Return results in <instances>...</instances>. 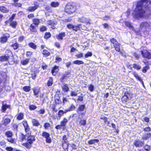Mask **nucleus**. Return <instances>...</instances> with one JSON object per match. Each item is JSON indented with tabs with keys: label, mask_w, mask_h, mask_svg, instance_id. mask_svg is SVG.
<instances>
[{
	"label": "nucleus",
	"mask_w": 151,
	"mask_h": 151,
	"mask_svg": "<svg viewBox=\"0 0 151 151\" xmlns=\"http://www.w3.org/2000/svg\"><path fill=\"white\" fill-rule=\"evenodd\" d=\"M125 25L127 27L129 28H132L133 26L129 22H125L124 23Z\"/></svg>",
	"instance_id": "nucleus-47"
},
{
	"label": "nucleus",
	"mask_w": 151,
	"mask_h": 151,
	"mask_svg": "<svg viewBox=\"0 0 151 151\" xmlns=\"http://www.w3.org/2000/svg\"><path fill=\"white\" fill-rule=\"evenodd\" d=\"M29 46L31 48L35 49L37 47V46L33 42H30L28 44Z\"/></svg>",
	"instance_id": "nucleus-33"
},
{
	"label": "nucleus",
	"mask_w": 151,
	"mask_h": 151,
	"mask_svg": "<svg viewBox=\"0 0 151 151\" xmlns=\"http://www.w3.org/2000/svg\"><path fill=\"white\" fill-rule=\"evenodd\" d=\"M37 26H36L34 25V24H31L30 25L29 29L30 32H34L36 31V27Z\"/></svg>",
	"instance_id": "nucleus-20"
},
{
	"label": "nucleus",
	"mask_w": 151,
	"mask_h": 151,
	"mask_svg": "<svg viewBox=\"0 0 151 151\" xmlns=\"http://www.w3.org/2000/svg\"><path fill=\"white\" fill-rule=\"evenodd\" d=\"M110 41L111 43L113 44L114 45L116 44V43H117L118 42L114 38H112L110 40Z\"/></svg>",
	"instance_id": "nucleus-54"
},
{
	"label": "nucleus",
	"mask_w": 151,
	"mask_h": 151,
	"mask_svg": "<svg viewBox=\"0 0 151 151\" xmlns=\"http://www.w3.org/2000/svg\"><path fill=\"white\" fill-rule=\"evenodd\" d=\"M73 63L74 64H76L78 65H80L83 64L84 62L81 60H76L74 61L73 62Z\"/></svg>",
	"instance_id": "nucleus-27"
},
{
	"label": "nucleus",
	"mask_w": 151,
	"mask_h": 151,
	"mask_svg": "<svg viewBox=\"0 0 151 151\" xmlns=\"http://www.w3.org/2000/svg\"><path fill=\"white\" fill-rule=\"evenodd\" d=\"M131 98V95L130 93H125L124 96L122 98L123 101H127L129 100Z\"/></svg>",
	"instance_id": "nucleus-6"
},
{
	"label": "nucleus",
	"mask_w": 151,
	"mask_h": 151,
	"mask_svg": "<svg viewBox=\"0 0 151 151\" xmlns=\"http://www.w3.org/2000/svg\"><path fill=\"white\" fill-rule=\"evenodd\" d=\"M151 136V134L150 132H148L143 134L142 138L143 140H146L147 139Z\"/></svg>",
	"instance_id": "nucleus-17"
},
{
	"label": "nucleus",
	"mask_w": 151,
	"mask_h": 151,
	"mask_svg": "<svg viewBox=\"0 0 151 151\" xmlns=\"http://www.w3.org/2000/svg\"><path fill=\"white\" fill-rule=\"evenodd\" d=\"M149 66H146L143 68L142 72L144 73L146 72L147 70L149 69Z\"/></svg>",
	"instance_id": "nucleus-49"
},
{
	"label": "nucleus",
	"mask_w": 151,
	"mask_h": 151,
	"mask_svg": "<svg viewBox=\"0 0 151 151\" xmlns=\"http://www.w3.org/2000/svg\"><path fill=\"white\" fill-rule=\"evenodd\" d=\"M10 106L8 105L7 104H5V105L3 104L2 107V109L4 111L7 108H9Z\"/></svg>",
	"instance_id": "nucleus-43"
},
{
	"label": "nucleus",
	"mask_w": 151,
	"mask_h": 151,
	"mask_svg": "<svg viewBox=\"0 0 151 151\" xmlns=\"http://www.w3.org/2000/svg\"><path fill=\"white\" fill-rule=\"evenodd\" d=\"M11 122V120L9 118H5L3 124L4 125L6 126Z\"/></svg>",
	"instance_id": "nucleus-32"
},
{
	"label": "nucleus",
	"mask_w": 151,
	"mask_h": 151,
	"mask_svg": "<svg viewBox=\"0 0 151 151\" xmlns=\"http://www.w3.org/2000/svg\"><path fill=\"white\" fill-rule=\"evenodd\" d=\"M27 137V142L31 144L35 140V137L34 136H29Z\"/></svg>",
	"instance_id": "nucleus-12"
},
{
	"label": "nucleus",
	"mask_w": 151,
	"mask_h": 151,
	"mask_svg": "<svg viewBox=\"0 0 151 151\" xmlns=\"http://www.w3.org/2000/svg\"><path fill=\"white\" fill-rule=\"evenodd\" d=\"M50 126V124L48 123H46L44 124V127L45 129H47Z\"/></svg>",
	"instance_id": "nucleus-63"
},
{
	"label": "nucleus",
	"mask_w": 151,
	"mask_h": 151,
	"mask_svg": "<svg viewBox=\"0 0 151 151\" xmlns=\"http://www.w3.org/2000/svg\"><path fill=\"white\" fill-rule=\"evenodd\" d=\"M10 37L9 34H6L4 35L1 38V42L2 43H4L6 42L8 38Z\"/></svg>",
	"instance_id": "nucleus-9"
},
{
	"label": "nucleus",
	"mask_w": 151,
	"mask_h": 151,
	"mask_svg": "<svg viewBox=\"0 0 151 151\" xmlns=\"http://www.w3.org/2000/svg\"><path fill=\"white\" fill-rule=\"evenodd\" d=\"M6 150L8 151H13V149L11 147H7Z\"/></svg>",
	"instance_id": "nucleus-64"
},
{
	"label": "nucleus",
	"mask_w": 151,
	"mask_h": 151,
	"mask_svg": "<svg viewBox=\"0 0 151 151\" xmlns=\"http://www.w3.org/2000/svg\"><path fill=\"white\" fill-rule=\"evenodd\" d=\"M47 29V28L45 26H42L40 28V30L41 32H43L46 31Z\"/></svg>",
	"instance_id": "nucleus-57"
},
{
	"label": "nucleus",
	"mask_w": 151,
	"mask_h": 151,
	"mask_svg": "<svg viewBox=\"0 0 151 151\" xmlns=\"http://www.w3.org/2000/svg\"><path fill=\"white\" fill-rule=\"evenodd\" d=\"M10 106L8 105L7 104H5V105L3 104L2 107V109L4 111L7 108H9Z\"/></svg>",
	"instance_id": "nucleus-44"
},
{
	"label": "nucleus",
	"mask_w": 151,
	"mask_h": 151,
	"mask_svg": "<svg viewBox=\"0 0 151 151\" xmlns=\"http://www.w3.org/2000/svg\"><path fill=\"white\" fill-rule=\"evenodd\" d=\"M33 52L31 51H27L26 53V55L28 57H30L32 54Z\"/></svg>",
	"instance_id": "nucleus-61"
},
{
	"label": "nucleus",
	"mask_w": 151,
	"mask_h": 151,
	"mask_svg": "<svg viewBox=\"0 0 151 151\" xmlns=\"http://www.w3.org/2000/svg\"><path fill=\"white\" fill-rule=\"evenodd\" d=\"M37 8V6H31L29 7L28 10L31 12H33Z\"/></svg>",
	"instance_id": "nucleus-37"
},
{
	"label": "nucleus",
	"mask_w": 151,
	"mask_h": 151,
	"mask_svg": "<svg viewBox=\"0 0 151 151\" xmlns=\"http://www.w3.org/2000/svg\"><path fill=\"white\" fill-rule=\"evenodd\" d=\"M99 142V140L98 139H92L89 140L88 142V143L89 145H91L95 143H97Z\"/></svg>",
	"instance_id": "nucleus-31"
},
{
	"label": "nucleus",
	"mask_w": 151,
	"mask_h": 151,
	"mask_svg": "<svg viewBox=\"0 0 151 151\" xmlns=\"http://www.w3.org/2000/svg\"><path fill=\"white\" fill-rule=\"evenodd\" d=\"M143 130L145 132H149L151 131V128L149 127L143 128Z\"/></svg>",
	"instance_id": "nucleus-51"
},
{
	"label": "nucleus",
	"mask_w": 151,
	"mask_h": 151,
	"mask_svg": "<svg viewBox=\"0 0 151 151\" xmlns=\"http://www.w3.org/2000/svg\"><path fill=\"white\" fill-rule=\"evenodd\" d=\"M57 105L56 104H53L52 106V111H53L56 112L58 111L57 109L56 108L57 107Z\"/></svg>",
	"instance_id": "nucleus-53"
},
{
	"label": "nucleus",
	"mask_w": 151,
	"mask_h": 151,
	"mask_svg": "<svg viewBox=\"0 0 151 151\" xmlns=\"http://www.w3.org/2000/svg\"><path fill=\"white\" fill-rule=\"evenodd\" d=\"M59 66H55L53 68L52 70V73L53 75L55 76L56 73L58 72L59 70Z\"/></svg>",
	"instance_id": "nucleus-16"
},
{
	"label": "nucleus",
	"mask_w": 151,
	"mask_h": 151,
	"mask_svg": "<svg viewBox=\"0 0 151 151\" xmlns=\"http://www.w3.org/2000/svg\"><path fill=\"white\" fill-rule=\"evenodd\" d=\"M59 4L58 2L53 1L51 3L50 5L52 7H56L58 6Z\"/></svg>",
	"instance_id": "nucleus-30"
},
{
	"label": "nucleus",
	"mask_w": 151,
	"mask_h": 151,
	"mask_svg": "<svg viewBox=\"0 0 151 151\" xmlns=\"http://www.w3.org/2000/svg\"><path fill=\"white\" fill-rule=\"evenodd\" d=\"M85 108V106L84 105H80L78 108V109L80 111H83Z\"/></svg>",
	"instance_id": "nucleus-48"
},
{
	"label": "nucleus",
	"mask_w": 151,
	"mask_h": 151,
	"mask_svg": "<svg viewBox=\"0 0 151 151\" xmlns=\"http://www.w3.org/2000/svg\"><path fill=\"white\" fill-rule=\"evenodd\" d=\"M40 92V90L39 89H34L33 93L34 95L36 96V98L38 97L37 95Z\"/></svg>",
	"instance_id": "nucleus-46"
},
{
	"label": "nucleus",
	"mask_w": 151,
	"mask_h": 151,
	"mask_svg": "<svg viewBox=\"0 0 151 151\" xmlns=\"http://www.w3.org/2000/svg\"><path fill=\"white\" fill-rule=\"evenodd\" d=\"M5 135L9 138H12L13 135L12 132L11 131H7L5 133Z\"/></svg>",
	"instance_id": "nucleus-21"
},
{
	"label": "nucleus",
	"mask_w": 151,
	"mask_h": 151,
	"mask_svg": "<svg viewBox=\"0 0 151 151\" xmlns=\"http://www.w3.org/2000/svg\"><path fill=\"white\" fill-rule=\"evenodd\" d=\"M17 22L16 21H13L11 22L10 23V26H11L12 27L14 28H15L16 27V26L17 25Z\"/></svg>",
	"instance_id": "nucleus-36"
},
{
	"label": "nucleus",
	"mask_w": 151,
	"mask_h": 151,
	"mask_svg": "<svg viewBox=\"0 0 151 151\" xmlns=\"http://www.w3.org/2000/svg\"><path fill=\"white\" fill-rule=\"evenodd\" d=\"M53 83V81L52 78H50L47 81V85L48 87L51 86L52 85Z\"/></svg>",
	"instance_id": "nucleus-26"
},
{
	"label": "nucleus",
	"mask_w": 151,
	"mask_h": 151,
	"mask_svg": "<svg viewBox=\"0 0 151 151\" xmlns=\"http://www.w3.org/2000/svg\"><path fill=\"white\" fill-rule=\"evenodd\" d=\"M133 68L137 70H139L141 68V67L140 66L135 64H133Z\"/></svg>",
	"instance_id": "nucleus-41"
},
{
	"label": "nucleus",
	"mask_w": 151,
	"mask_h": 151,
	"mask_svg": "<svg viewBox=\"0 0 151 151\" xmlns=\"http://www.w3.org/2000/svg\"><path fill=\"white\" fill-rule=\"evenodd\" d=\"M76 10V7L70 4H68L66 6L65 12L68 14L72 13L75 12Z\"/></svg>",
	"instance_id": "nucleus-4"
},
{
	"label": "nucleus",
	"mask_w": 151,
	"mask_h": 151,
	"mask_svg": "<svg viewBox=\"0 0 151 151\" xmlns=\"http://www.w3.org/2000/svg\"><path fill=\"white\" fill-rule=\"evenodd\" d=\"M51 36V34L50 32H46L45 34L44 37L45 39H47L50 37Z\"/></svg>",
	"instance_id": "nucleus-52"
},
{
	"label": "nucleus",
	"mask_w": 151,
	"mask_h": 151,
	"mask_svg": "<svg viewBox=\"0 0 151 151\" xmlns=\"http://www.w3.org/2000/svg\"><path fill=\"white\" fill-rule=\"evenodd\" d=\"M79 124L80 126H85L86 124V119H81L79 122Z\"/></svg>",
	"instance_id": "nucleus-35"
},
{
	"label": "nucleus",
	"mask_w": 151,
	"mask_h": 151,
	"mask_svg": "<svg viewBox=\"0 0 151 151\" xmlns=\"http://www.w3.org/2000/svg\"><path fill=\"white\" fill-rule=\"evenodd\" d=\"M133 74L135 77L137 79L138 81L141 82L144 85L143 81L141 78L139 76L138 74L135 72H134Z\"/></svg>",
	"instance_id": "nucleus-14"
},
{
	"label": "nucleus",
	"mask_w": 151,
	"mask_h": 151,
	"mask_svg": "<svg viewBox=\"0 0 151 151\" xmlns=\"http://www.w3.org/2000/svg\"><path fill=\"white\" fill-rule=\"evenodd\" d=\"M134 144L136 147H140L143 145L144 143L143 142L138 139L135 141Z\"/></svg>",
	"instance_id": "nucleus-8"
},
{
	"label": "nucleus",
	"mask_w": 151,
	"mask_h": 151,
	"mask_svg": "<svg viewBox=\"0 0 151 151\" xmlns=\"http://www.w3.org/2000/svg\"><path fill=\"white\" fill-rule=\"evenodd\" d=\"M120 44L118 42L117 43H116L114 45V46L115 48V50H116L118 52H120Z\"/></svg>",
	"instance_id": "nucleus-22"
},
{
	"label": "nucleus",
	"mask_w": 151,
	"mask_h": 151,
	"mask_svg": "<svg viewBox=\"0 0 151 151\" xmlns=\"http://www.w3.org/2000/svg\"><path fill=\"white\" fill-rule=\"evenodd\" d=\"M42 136L43 137L46 138H47V137H49L50 136V134L49 133L45 132L42 133Z\"/></svg>",
	"instance_id": "nucleus-38"
},
{
	"label": "nucleus",
	"mask_w": 151,
	"mask_h": 151,
	"mask_svg": "<svg viewBox=\"0 0 151 151\" xmlns=\"http://www.w3.org/2000/svg\"><path fill=\"white\" fill-rule=\"evenodd\" d=\"M61 87L63 91L67 92L69 90V89L67 84L65 83H63L61 86Z\"/></svg>",
	"instance_id": "nucleus-10"
},
{
	"label": "nucleus",
	"mask_w": 151,
	"mask_h": 151,
	"mask_svg": "<svg viewBox=\"0 0 151 151\" xmlns=\"http://www.w3.org/2000/svg\"><path fill=\"white\" fill-rule=\"evenodd\" d=\"M23 90L26 92H28L30 90V87L29 86H25L23 88Z\"/></svg>",
	"instance_id": "nucleus-40"
},
{
	"label": "nucleus",
	"mask_w": 151,
	"mask_h": 151,
	"mask_svg": "<svg viewBox=\"0 0 151 151\" xmlns=\"http://www.w3.org/2000/svg\"><path fill=\"white\" fill-rule=\"evenodd\" d=\"M29 108L30 110H32L35 109L37 108V107L34 105H31L29 106Z\"/></svg>",
	"instance_id": "nucleus-50"
},
{
	"label": "nucleus",
	"mask_w": 151,
	"mask_h": 151,
	"mask_svg": "<svg viewBox=\"0 0 151 151\" xmlns=\"http://www.w3.org/2000/svg\"><path fill=\"white\" fill-rule=\"evenodd\" d=\"M145 150L147 151H150V147L148 145H146L144 147Z\"/></svg>",
	"instance_id": "nucleus-58"
},
{
	"label": "nucleus",
	"mask_w": 151,
	"mask_h": 151,
	"mask_svg": "<svg viewBox=\"0 0 151 151\" xmlns=\"http://www.w3.org/2000/svg\"><path fill=\"white\" fill-rule=\"evenodd\" d=\"M29 59H25L24 60H22L21 63L23 65H27L29 62Z\"/></svg>",
	"instance_id": "nucleus-25"
},
{
	"label": "nucleus",
	"mask_w": 151,
	"mask_h": 151,
	"mask_svg": "<svg viewBox=\"0 0 151 151\" xmlns=\"http://www.w3.org/2000/svg\"><path fill=\"white\" fill-rule=\"evenodd\" d=\"M151 25V23H149L148 22H142L140 24V30L139 32H136L137 35L140 34V31L143 32L144 34L147 35L148 34V32L147 31H146V29L149 28Z\"/></svg>",
	"instance_id": "nucleus-3"
},
{
	"label": "nucleus",
	"mask_w": 151,
	"mask_h": 151,
	"mask_svg": "<svg viewBox=\"0 0 151 151\" xmlns=\"http://www.w3.org/2000/svg\"><path fill=\"white\" fill-rule=\"evenodd\" d=\"M9 58V56L8 55L2 56L0 57V61L1 62L7 61Z\"/></svg>",
	"instance_id": "nucleus-18"
},
{
	"label": "nucleus",
	"mask_w": 151,
	"mask_h": 151,
	"mask_svg": "<svg viewBox=\"0 0 151 151\" xmlns=\"http://www.w3.org/2000/svg\"><path fill=\"white\" fill-rule=\"evenodd\" d=\"M141 52L143 58L148 59H151V53L147 50H141Z\"/></svg>",
	"instance_id": "nucleus-5"
},
{
	"label": "nucleus",
	"mask_w": 151,
	"mask_h": 151,
	"mask_svg": "<svg viewBox=\"0 0 151 151\" xmlns=\"http://www.w3.org/2000/svg\"><path fill=\"white\" fill-rule=\"evenodd\" d=\"M65 35L64 32H61L59 34V35L56 36L57 38L59 40H62L63 37Z\"/></svg>",
	"instance_id": "nucleus-23"
},
{
	"label": "nucleus",
	"mask_w": 151,
	"mask_h": 151,
	"mask_svg": "<svg viewBox=\"0 0 151 151\" xmlns=\"http://www.w3.org/2000/svg\"><path fill=\"white\" fill-rule=\"evenodd\" d=\"M78 21L82 23H89L90 20L89 19H87L84 17H81L78 18Z\"/></svg>",
	"instance_id": "nucleus-7"
},
{
	"label": "nucleus",
	"mask_w": 151,
	"mask_h": 151,
	"mask_svg": "<svg viewBox=\"0 0 151 151\" xmlns=\"http://www.w3.org/2000/svg\"><path fill=\"white\" fill-rule=\"evenodd\" d=\"M42 54L46 56H47L50 55V53L47 50H44L42 52Z\"/></svg>",
	"instance_id": "nucleus-45"
},
{
	"label": "nucleus",
	"mask_w": 151,
	"mask_h": 151,
	"mask_svg": "<svg viewBox=\"0 0 151 151\" xmlns=\"http://www.w3.org/2000/svg\"><path fill=\"white\" fill-rule=\"evenodd\" d=\"M94 86L92 85H90L88 87V89L91 91H93V90Z\"/></svg>",
	"instance_id": "nucleus-59"
},
{
	"label": "nucleus",
	"mask_w": 151,
	"mask_h": 151,
	"mask_svg": "<svg viewBox=\"0 0 151 151\" xmlns=\"http://www.w3.org/2000/svg\"><path fill=\"white\" fill-rule=\"evenodd\" d=\"M64 114L63 110H59L57 114V116L56 117L57 119L58 120H60L61 117L63 116Z\"/></svg>",
	"instance_id": "nucleus-15"
},
{
	"label": "nucleus",
	"mask_w": 151,
	"mask_h": 151,
	"mask_svg": "<svg viewBox=\"0 0 151 151\" xmlns=\"http://www.w3.org/2000/svg\"><path fill=\"white\" fill-rule=\"evenodd\" d=\"M32 121L33 125L34 126L38 127L40 125V124L39 122L36 119H32Z\"/></svg>",
	"instance_id": "nucleus-19"
},
{
	"label": "nucleus",
	"mask_w": 151,
	"mask_h": 151,
	"mask_svg": "<svg viewBox=\"0 0 151 151\" xmlns=\"http://www.w3.org/2000/svg\"><path fill=\"white\" fill-rule=\"evenodd\" d=\"M33 23L32 24H34L35 26H37L40 22L39 19L35 18L33 19Z\"/></svg>",
	"instance_id": "nucleus-24"
},
{
	"label": "nucleus",
	"mask_w": 151,
	"mask_h": 151,
	"mask_svg": "<svg viewBox=\"0 0 151 151\" xmlns=\"http://www.w3.org/2000/svg\"><path fill=\"white\" fill-rule=\"evenodd\" d=\"M81 27V24H79L77 26H73V29L74 30L77 31Z\"/></svg>",
	"instance_id": "nucleus-34"
},
{
	"label": "nucleus",
	"mask_w": 151,
	"mask_h": 151,
	"mask_svg": "<svg viewBox=\"0 0 151 151\" xmlns=\"http://www.w3.org/2000/svg\"><path fill=\"white\" fill-rule=\"evenodd\" d=\"M143 5H151V1H147V0H141V1L138 2V5L137 8L136 15L137 17H142L143 16L145 12V11L141 10L142 8L141 6Z\"/></svg>",
	"instance_id": "nucleus-1"
},
{
	"label": "nucleus",
	"mask_w": 151,
	"mask_h": 151,
	"mask_svg": "<svg viewBox=\"0 0 151 151\" xmlns=\"http://www.w3.org/2000/svg\"><path fill=\"white\" fill-rule=\"evenodd\" d=\"M29 136V134H27L25 136L22 134L19 137L20 140L22 141L24 139H25L26 137Z\"/></svg>",
	"instance_id": "nucleus-39"
},
{
	"label": "nucleus",
	"mask_w": 151,
	"mask_h": 151,
	"mask_svg": "<svg viewBox=\"0 0 151 151\" xmlns=\"http://www.w3.org/2000/svg\"><path fill=\"white\" fill-rule=\"evenodd\" d=\"M0 10L2 12L6 13L9 12V10L4 6L0 7Z\"/></svg>",
	"instance_id": "nucleus-28"
},
{
	"label": "nucleus",
	"mask_w": 151,
	"mask_h": 151,
	"mask_svg": "<svg viewBox=\"0 0 151 151\" xmlns=\"http://www.w3.org/2000/svg\"><path fill=\"white\" fill-rule=\"evenodd\" d=\"M24 114L22 113H20L17 116V119L19 120H21L23 119Z\"/></svg>",
	"instance_id": "nucleus-42"
},
{
	"label": "nucleus",
	"mask_w": 151,
	"mask_h": 151,
	"mask_svg": "<svg viewBox=\"0 0 151 151\" xmlns=\"http://www.w3.org/2000/svg\"><path fill=\"white\" fill-rule=\"evenodd\" d=\"M76 109L75 106L71 104L70 107L69 109V110L70 111H72Z\"/></svg>",
	"instance_id": "nucleus-56"
},
{
	"label": "nucleus",
	"mask_w": 151,
	"mask_h": 151,
	"mask_svg": "<svg viewBox=\"0 0 151 151\" xmlns=\"http://www.w3.org/2000/svg\"><path fill=\"white\" fill-rule=\"evenodd\" d=\"M47 23L48 25L51 26H54L57 24V22L52 20H49L47 21Z\"/></svg>",
	"instance_id": "nucleus-29"
},
{
	"label": "nucleus",
	"mask_w": 151,
	"mask_h": 151,
	"mask_svg": "<svg viewBox=\"0 0 151 151\" xmlns=\"http://www.w3.org/2000/svg\"><path fill=\"white\" fill-rule=\"evenodd\" d=\"M133 55L137 59H138L139 58V55L136 53H133Z\"/></svg>",
	"instance_id": "nucleus-60"
},
{
	"label": "nucleus",
	"mask_w": 151,
	"mask_h": 151,
	"mask_svg": "<svg viewBox=\"0 0 151 151\" xmlns=\"http://www.w3.org/2000/svg\"><path fill=\"white\" fill-rule=\"evenodd\" d=\"M68 121L66 118H63V119L60 122V124L63 127H65L66 126Z\"/></svg>",
	"instance_id": "nucleus-11"
},
{
	"label": "nucleus",
	"mask_w": 151,
	"mask_h": 151,
	"mask_svg": "<svg viewBox=\"0 0 151 151\" xmlns=\"http://www.w3.org/2000/svg\"><path fill=\"white\" fill-rule=\"evenodd\" d=\"M70 95L72 96H76L77 95V92L74 91H71L70 93Z\"/></svg>",
	"instance_id": "nucleus-62"
},
{
	"label": "nucleus",
	"mask_w": 151,
	"mask_h": 151,
	"mask_svg": "<svg viewBox=\"0 0 151 151\" xmlns=\"http://www.w3.org/2000/svg\"><path fill=\"white\" fill-rule=\"evenodd\" d=\"M92 55V53L91 52H88L85 55V57L87 58L89 57H91Z\"/></svg>",
	"instance_id": "nucleus-55"
},
{
	"label": "nucleus",
	"mask_w": 151,
	"mask_h": 151,
	"mask_svg": "<svg viewBox=\"0 0 151 151\" xmlns=\"http://www.w3.org/2000/svg\"><path fill=\"white\" fill-rule=\"evenodd\" d=\"M55 102L56 105L60 104L62 103V101L58 95L55 96Z\"/></svg>",
	"instance_id": "nucleus-13"
},
{
	"label": "nucleus",
	"mask_w": 151,
	"mask_h": 151,
	"mask_svg": "<svg viewBox=\"0 0 151 151\" xmlns=\"http://www.w3.org/2000/svg\"><path fill=\"white\" fill-rule=\"evenodd\" d=\"M138 5V3H137V5L136 6L135 11L134 12V14L136 18L138 19L139 18H142L145 15H146L148 16V17L151 18V5H148V6L147 5L146 6V5H143L141 6L142 8V9H141V10L145 11L144 14L142 17H137L136 14Z\"/></svg>",
	"instance_id": "nucleus-2"
}]
</instances>
